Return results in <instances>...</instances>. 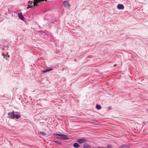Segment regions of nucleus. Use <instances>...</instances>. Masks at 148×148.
<instances>
[{
	"label": "nucleus",
	"mask_w": 148,
	"mask_h": 148,
	"mask_svg": "<svg viewBox=\"0 0 148 148\" xmlns=\"http://www.w3.org/2000/svg\"><path fill=\"white\" fill-rule=\"evenodd\" d=\"M77 141L79 143H83L87 141L86 139L84 138L78 139Z\"/></svg>",
	"instance_id": "nucleus-1"
},
{
	"label": "nucleus",
	"mask_w": 148,
	"mask_h": 148,
	"mask_svg": "<svg viewBox=\"0 0 148 148\" xmlns=\"http://www.w3.org/2000/svg\"><path fill=\"white\" fill-rule=\"evenodd\" d=\"M44 0H34L33 2L34 6H36L38 5V3L39 2H43Z\"/></svg>",
	"instance_id": "nucleus-2"
},
{
	"label": "nucleus",
	"mask_w": 148,
	"mask_h": 148,
	"mask_svg": "<svg viewBox=\"0 0 148 148\" xmlns=\"http://www.w3.org/2000/svg\"><path fill=\"white\" fill-rule=\"evenodd\" d=\"M63 4L65 7L67 8H69L70 7V5L68 1H64L63 2Z\"/></svg>",
	"instance_id": "nucleus-3"
},
{
	"label": "nucleus",
	"mask_w": 148,
	"mask_h": 148,
	"mask_svg": "<svg viewBox=\"0 0 148 148\" xmlns=\"http://www.w3.org/2000/svg\"><path fill=\"white\" fill-rule=\"evenodd\" d=\"M14 111H13L8 113L9 117L10 118L13 119V116L14 115Z\"/></svg>",
	"instance_id": "nucleus-4"
},
{
	"label": "nucleus",
	"mask_w": 148,
	"mask_h": 148,
	"mask_svg": "<svg viewBox=\"0 0 148 148\" xmlns=\"http://www.w3.org/2000/svg\"><path fill=\"white\" fill-rule=\"evenodd\" d=\"M117 7L119 10L123 9L124 8V6L122 4H118Z\"/></svg>",
	"instance_id": "nucleus-5"
},
{
	"label": "nucleus",
	"mask_w": 148,
	"mask_h": 148,
	"mask_svg": "<svg viewBox=\"0 0 148 148\" xmlns=\"http://www.w3.org/2000/svg\"><path fill=\"white\" fill-rule=\"evenodd\" d=\"M18 17L20 18V19L22 20H24V18L23 16V15L22 13H20L18 14Z\"/></svg>",
	"instance_id": "nucleus-6"
},
{
	"label": "nucleus",
	"mask_w": 148,
	"mask_h": 148,
	"mask_svg": "<svg viewBox=\"0 0 148 148\" xmlns=\"http://www.w3.org/2000/svg\"><path fill=\"white\" fill-rule=\"evenodd\" d=\"M73 146L75 148H78L79 147V145L77 143H75L73 144Z\"/></svg>",
	"instance_id": "nucleus-7"
},
{
	"label": "nucleus",
	"mask_w": 148,
	"mask_h": 148,
	"mask_svg": "<svg viewBox=\"0 0 148 148\" xmlns=\"http://www.w3.org/2000/svg\"><path fill=\"white\" fill-rule=\"evenodd\" d=\"M52 70V68H50L44 70L42 72L44 73H46L47 72L49 71Z\"/></svg>",
	"instance_id": "nucleus-8"
},
{
	"label": "nucleus",
	"mask_w": 148,
	"mask_h": 148,
	"mask_svg": "<svg viewBox=\"0 0 148 148\" xmlns=\"http://www.w3.org/2000/svg\"><path fill=\"white\" fill-rule=\"evenodd\" d=\"M13 116V119H14V118L18 119L20 117V116L18 114H14V115Z\"/></svg>",
	"instance_id": "nucleus-9"
},
{
	"label": "nucleus",
	"mask_w": 148,
	"mask_h": 148,
	"mask_svg": "<svg viewBox=\"0 0 148 148\" xmlns=\"http://www.w3.org/2000/svg\"><path fill=\"white\" fill-rule=\"evenodd\" d=\"M56 135L57 136H60L62 137H66L67 136V135L62 134H56Z\"/></svg>",
	"instance_id": "nucleus-10"
},
{
	"label": "nucleus",
	"mask_w": 148,
	"mask_h": 148,
	"mask_svg": "<svg viewBox=\"0 0 148 148\" xmlns=\"http://www.w3.org/2000/svg\"><path fill=\"white\" fill-rule=\"evenodd\" d=\"M96 108L98 110H99L101 108V106L100 105H97L96 106Z\"/></svg>",
	"instance_id": "nucleus-11"
},
{
	"label": "nucleus",
	"mask_w": 148,
	"mask_h": 148,
	"mask_svg": "<svg viewBox=\"0 0 148 148\" xmlns=\"http://www.w3.org/2000/svg\"><path fill=\"white\" fill-rule=\"evenodd\" d=\"M53 142L54 143H57L58 144H61V142L60 141H53Z\"/></svg>",
	"instance_id": "nucleus-12"
},
{
	"label": "nucleus",
	"mask_w": 148,
	"mask_h": 148,
	"mask_svg": "<svg viewBox=\"0 0 148 148\" xmlns=\"http://www.w3.org/2000/svg\"><path fill=\"white\" fill-rule=\"evenodd\" d=\"M33 3V2L32 1H28V5H32V6Z\"/></svg>",
	"instance_id": "nucleus-13"
},
{
	"label": "nucleus",
	"mask_w": 148,
	"mask_h": 148,
	"mask_svg": "<svg viewBox=\"0 0 148 148\" xmlns=\"http://www.w3.org/2000/svg\"><path fill=\"white\" fill-rule=\"evenodd\" d=\"M32 7V5H28V6L27 7V9H28V8H31Z\"/></svg>",
	"instance_id": "nucleus-14"
},
{
	"label": "nucleus",
	"mask_w": 148,
	"mask_h": 148,
	"mask_svg": "<svg viewBox=\"0 0 148 148\" xmlns=\"http://www.w3.org/2000/svg\"><path fill=\"white\" fill-rule=\"evenodd\" d=\"M44 1H46L47 0H44Z\"/></svg>",
	"instance_id": "nucleus-15"
},
{
	"label": "nucleus",
	"mask_w": 148,
	"mask_h": 148,
	"mask_svg": "<svg viewBox=\"0 0 148 148\" xmlns=\"http://www.w3.org/2000/svg\"><path fill=\"white\" fill-rule=\"evenodd\" d=\"M8 57H9V56L8 55Z\"/></svg>",
	"instance_id": "nucleus-16"
},
{
	"label": "nucleus",
	"mask_w": 148,
	"mask_h": 148,
	"mask_svg": "<svg viewBox=\"0 0 148 148\" xmlns=\"http://www.w3.org/2000/svg\"><path fill=\"white\" fill-rule=\"evenodd\" d=\"M125 147L124 146H123V147Z\"/></svg>",
	"instance_id": "nucleus-17"
}]
</instances>
